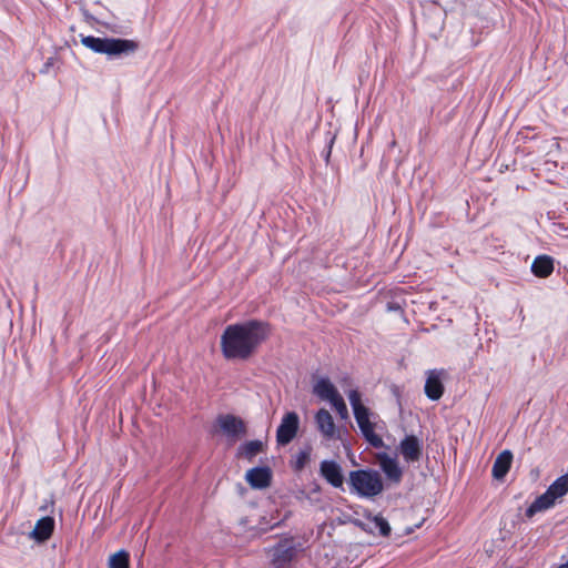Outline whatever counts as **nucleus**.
Returning <instances> with one entry per match:
<instances>
[{
	"mask_svg": "<svg viewBox=\"0 0 568 568\" xmlns=\"http://www.w3.org/2000/svg\"><path fill=\"white\" fill-rule=\"evenodd\" d=\"M268 324L248 321L229 325L221 336L223 355L227 359H246L267 338Z\"/></svg>",
	"mask_w": 568,
	"mask_h": 568,
	"instance_id": "f257e3e1",
	"label": "nucleus"
},
{
	"mask_svg": "<svg viewBox=\"0 0 568 568\" xmlns=\"http://www.w3.org/2000/svg\"><path fill=\"white\" fill-rule=\"evenodd\" d=\"M347 396L353 408L355 420L364 438L374 448L383 447L384 442L382 437L375 433V419L377 416L362 403V396L357 389L349 390Z\"/></svg>",
	"mask_w": 568,
	"mask_h": 568,
	"instance_id": "f03ea898",
	"label": "nucleus"
},
{
	"mask_svg": "<svg viewBox=\"0 0 568 568\" xmlns=\"http://www.w3.org/2000/svg\"><path fill=\"white\" fill-rule=\"evenodd\" d=\"M81 43L94 53L109 57L129 55L134 53L139 44L134 40L120 38H98L93 36H81Z\"/></svg>",
	"mask_w": 568,
	"mask_h": 568,
	"instance_id": "7ed1b4c3",
	"label": "nucleus"
},
{
	"mask_svg": "<svg viewBox=\"0 0 568 568\" xmlns=\"http://www.w3.org/2000/svg\"><path fill=\"white\" fill-rule=\"evenodd\" d=\"M352 491L361 497H375L383 491L381 475L373 470H354L349 474Z\"/></svg>",
	"mask_w": 568,
	"mask_h": 568,
	"instance_id": "20e7f679",
	"label": "nucleus"
},
{
	"mask_svg": "<svg viewBox=\"0 0 568 568\" xmlns=\"http://www.w3.org/2000/svg\"><path fill=\"white\" fill-rule=\"evenodd\" d=\"M300 427V417L295 412L286 413L276 432V440L281 445H287L296 436Z\"/></svg>",
	"mask_w": 568,
	"mask_h": 568,
	"instance_id": "39448f33",
	"label": "nucleus"
},
{
	"mask_svg": "<svg viewBox=\"0 0 568 568\" xmlns=\"http://www.w3.org/2000/svg\"><path fill=\"white\" fill-rule=\"evenodd\" d=\"M220 430L231 440H236L245 434L244 422L231 414L220 415L216 418Z\"/></svg>",
	"mask_w": 568,
	"mask_h": 568,
	"instance_id": "423d86ee",
	"label": "nucleus"
},
{
	"mask_svg": "<svg viewBox=\"0 0 568 568\" xmlns=\"http://www.w3.org/2000/svg\"><path fill=\"white\" fill-rule=\"evenodd\" d=\"M295 556V548L291 542H280L272 549L273 568H293L292 560Z\"/></svg>",
	"mask_w": 568,
	"mask_h": 568,
	"instance_id": "0eeeda50",
	"label": "nucleus"
},
{
	"mask_svg": "<svg viewBox=\"0 0 568 568\" xmlns=\"http://www.w3.org/2000/svg\"><path fill=\"white\" fill-rule=\"evenodd\" d=\"M313 393L322 400L333 404L342 395L327 377H320L313 385Z\"/></svg>",
	"mask_w": 568,
	"mask_h": 568,
	"instance_id": "6e6552de",
	"label": "nucleus"
},
{
	"mask_svg": "<svg viewBox=\"0 0 568 568\" xmlns=\"http://www.w3.org/2000/svg\"><path fill=\"white\" fill-rule=\"evenodd\" d=\"M315 423L320 433L326 439H334L337 437V428L334 423L332 414L325 409L321 408L315 415Z\"/></svg>",
	"mask_w": 568,
	"mask_h": 568,
	"instance_id": "1a4fd4ad",
	"label": "nucleus"
},
{
	"mask_svg": "<svg viewBox=\"0 0 568 568\" xmlns=\"http://www.w3.org/2000/svg\"><path fill=\"white\" fill-rule=\"evenodd\" d=\"M321 475L335 488H341L344 477L341 466L334 460H323L320 466Z\"/></svg>",
	"mask_w": 568,
	"mask_h": 568,
	"instance_id": "9d476101",
	"label": "nucleus"
},
{
	"mask_svg": "<svg viewBox=\"0 0 568 568\" xmlns=\"http://www.w3.org/2000/svg\"><path fill=\"white\" fill-rule=\"evenodd\" d=\"M400 454L407 463L418 462L422 455V445L416 436H406L399 445Z\"/></svg>",
	"mask_w": 568,
	"mask_h": 568,
	"instance_id": "9b49d317",
	"label": "nucleus"
},
{
	"mask_svg": "<svg viewBox=\"0 0 568 568\" xmlns=\"http://www.w3.org/2000/svg\"><path fill=\"white\" fill-rule=\"evenodd\" d=\"M443 371H429L427 373V379L425 384V394L432 400H437L444 393V386L442 383Z\"/></svg>",
	"mask_w": 568,
	"mask_h": 568,
	"instance_id": "f8f14e48",
	"label": "nucleus"
},
{
	"mask_svg": "<svg viewBox=\"0 0 568 568\" xmlns=\"http://www.w3.org/2000/svg\"><path fill=\"white\" fill-rule=\"evenodd\" d=\"M272 474L267 467H255L247 470L245 475L246 481L251 487L256 489H263L270 486Z\"/></svg>",
	"mask_w": 568,
	"mask_h": 568,
	"instance_id": "ddd939ff",
	"label": "nucleus"
},
{
	"mask_svg": "<svg viewBox=\"0 0 568 568\" xmlns=\"http://www.w3.org/2000/svg\"><path fill=\"white\" fill-rule=\"evenodd\" d=\"M54 529V519L52 517H42L39 519L33 528V530L30 532V537L33 538L37 541H45L48 540Z\"/></svg>",
	"mask_w": 568,
	"mask_h": 568,
	"instance_id": "4468645a",
	"label": "nucleus"
},
{
	"mask_svg": "<svg viewBox=\"0 0 568 568\" xmlns=\"http://www.w3.org/2000/svg\"><path fill=\"white\" fill-rule=\"evenodd\" d=\"M378 462L382 470L385 473L388 479L399 481L402 478V469L395 458H392L387 454H379Z\"/></svg>",
	"mask_w": 568,
	"mask_h": 568,
	"instance_id": "2eb2a0df",
	"label": "nucleus"
},
{
	"mask_svg": "<svg viewBox=\"0 0 568 568\" xmlns=\"http://www.w3.org/2000/svg\"><path fill=\"white\" fill-rule=\"evenodd\" d=\"M513 462V454L510 450L501 452L495 459L493 465V476L496 479H503L509 471Z\"/></svg>",
	"mask_w": 568,
	"mask_h": 568,
	"instance_id": "dca6fc26",
	"label": "nucleus"
},
{
	"mask_svg": "<svg viewBox=\"0 0 568 568\" xmlns=\"http://www.w3.org/2000/svg\"><path fill=\"white\" fill-rule=\"evenodd\" d=\"M557 500L549 495L546 490L542 495L537 497L535 501L527 508L526 516L531 518L534 515L540 511L548 510L556 505Z\"/></svg>",
	"mask_w": 568,
	"mask_h": 568,
	"instance_id": "f3484780",
	"label": "nucleus"
},
{
	"mask_svg": "<svg viewBox=\"0 0 568 568\" xmlns=\"http://www.w3.org/2000/svg\"><path fill=\"white\" fill-rule=\"evenodd\" d=\"M552 271L554 258L549 255H539L531 264V272L538 277H548Z\"/></svg>",
	"mask_w": 568,
	"mask_h": 568,
	"instance_id": "a211bd4d",
	"label": "nucleus"
},
{
	"mask_svg": "<svg viewBox=\"0 0 568 568\" xmlns=\"http://www.w3.org/2000/svg\"><path fill=\"white\" fill-rule=\"evenodd\" d=\"M547 490L556 500L561 499L568 493V473L557 478Z\"/></svg>",
	"mask_w": 568,
	"mask_h": 568,
	"instance_id": "6ab92c4d",
	"label": "nucleus"
},
{
	"mask_svg": "<svg viewBox=\"0 0 568 568\" xmlns=\"http://www.w3.org/2000/svg\"><path fill=\"white\" fill-rule=\"evenodd\" d=\"M311 453L312 448L307 447L295 455L294 460L292 462L294 470L301 471L308 464L311 460Z\"/></svg>",
	"mask_w": 568,
	"mask_h": 568,
	"instance_id": "aec40b11",
	"label": "nucleus"
},
{
	"mask_svg": "<svg viewBox=\"0 0 568 568\" xmlns=\"http://www.w3.org/2000/svg\"><path fill=\"white\" fill-rule=\"evenodd\" d=\"M109 568H130L129 554L125 550H120L109 558Z\"/></svg>",
	"mask_w": 568,
	"mask_h": 568,
	"instance_id": "412c9836",
	"label": "nucleus"
},
{
	"mask_svg": "<svg viewBox=\"0 0 568 568\" xmlns=\"http://www.w3.org/2000/svg\"><path fill=\"white\" fill-rule=\"evenodd\" d=\"M263 448V444L260 440H251L242 446L243 454L251 458L258 454Z\"/></svg>",
	"mask_w": 568,
	"mask_h": 568,
	"instance_id": "4be33fe9",
	"label": "nucleus"
},
{
	"mask_svg": "<svg viewBox=\"0 0 568 568\" xmlns=\"http://www.w3.org/2000/svg\"><path fill=\"white\" fill-rule=\"evenodd\" d=\"M372 523L374 525V528L378 529L382 536L387 537L390 534V526L384 517L375 516Z\"/></svg>",
	"mask_w": 568,
	"mask_h": 568,
	"instance_id": "5701e85b",
	"label": "nucleus"
},
{
	"mask_svg": "<svg viewBox=\"0 0 568 568\" xmlns=\"http://www.w3.org/2000/svg\"><path fill=\"white\" fill-rule=\"evenodd\" d=\"M332 407L336 410V413L338 414V416L342 418V419H346L348 418V409H347V406L345 404V400L344 398L341 396L339 398H337L333 404H331Z\"/></svg>",
	"mask_w": 568,
	"mask_h": 568,
	"instance_id": "b1692460",
	"label": "nucleus"
},
{
	"mask_svg": "<svg viewBox=\"0 0 568 568\" xmlns=\"http://www.w3.org/2000/svg\"><path fill=\"white\" fill-rule=\"evenodd\" d=\"M333 143H334V138H331L329 142H328V145H327V149L323 152V155H324V159H325L326 163H328V161H329Z\"/></svg>",
	"mask_w": 568,
	"mask_h": 568,
	"instance_id": "393cba45",
	"label": "nucleus"
},
{
	"mask_svg": "<svg viewBox=\"0 0 568 568\" xmlns=\"http://www.w3.org/2000/svg\"><path fill=\"white\" fill-rule=\"evenodd\" d=\"M558 568H568V565L566 562V564L560 565Z\"/></svg>",
	"mask_w": 568,
	"mask_h": 568,
	"instance_id": "a878e982",
	"label": "nucleus"
}]
</instances>
